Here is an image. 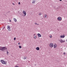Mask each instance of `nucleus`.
<instances>
[{
	"instance_id": "nucleus-1",
	"label": "nucleus",
	"mask_w": 67,
	"mask_h": 67,
	"mask_svg": "<svg viewBox=\"0 0 67 67\" xmlns=\"http://www.w3.org/2000/svg\"><path fill=\"white\" fill-rule=\"evenodd\" d=\"M6 50H7V48L5 47H0V51H2L3 52H4Z\"/></svg>"
},
{
	"instance_id": "nucleus-2",
	"label": "nucleus",
	"mask_w": 67,
	"mask_h": 67,
	"mask_svg": "<svg viewBox=\"0 0 67 67\" xmlns=\"http://www.w3.org/2000/svg\"><path fill=\"white\" fill-rule=\"evenodd\" d=\"M1 62L2 63V64H7V62H4V60H2L1 61Z\"/></svg>"
},
{
	"instance_id": "nucleus-3",
	"label": "nucleus",
	"mask_w": 67,
	"mask_h": 67,
	"mask_svg": "<svg viewBox=\"0 0 67 67\" xmlns=\"http://www.w3.org/2000/svg\"><path fill=\"white\" fill-rule=\"evenodd\" d=\"M57 20L59 21H60L62 20V18L61 17H59L57 18Z\"/></svg>"
},
{
	"instance_id": "nucleus-4",
	"label": "nucleus",
	"mask_w": 67,
	"mask_h": 67,
	"mask_svg": "<svg viewBox=\"0 0 67 67\" xmlns=\"http://www.w3.org/2000/svg\"><path fill=\"white\" fill-rule=\"evenodd\" d=\"M49 46L50 47L52 48L53 47V43H50L49 44Z\"/></svg>"
},
{
	"instance_id": "nucleus-5",
	"label": "nucleus",
	"mask_w": 67,
	"mask_h": 67,
	"mask_svg": "<svg viewBox=\"0 0 67 67\" xmlns=\"http://www.w3.org/2000/svg\"><path fill=\"white\" fill-rule=\"evenodd\" d=\"M23 13L24 14V16H25V15H26V12H25V11H23Z\"/></svg>"
},
{
	"instance_id": "nucleus-6",
	"label": "nucleus",
	"mask_w": 67,
	"mask_h": 67,
	"mask_svg": "<svg viewBox=\"0 0 67 67\" xmlns=\"http://www.w3.org/2000/svg\"><path fill=\"white\" fill-rule=\"evenodd\" d=\"M7 29L9 31H10V27L9 26H7Z\"/></svg>"
},
{
	"instance_id": "nucleus-7",
	"label": "nucleus",
	"mask_w": 67,
	"mask_h": 67,
	"mask_svg": "<svg viewBox=\"0 0 67 67\" xmlns=\"http://www.w3.org/2000/svg\"><path fill=\"white\" fill-rule=\"evenodd\" d=\"M60 43H64V42H65V41L63 40H60Z\"/></svg>"
},
{
	"instance_id": "nucleus-8",
	"label": "nucleus",
	"mask_w": 67,
	"mask_h": 67,
	"mask_svg": "<svg viewBox=\"0 0 67 67\" xmlns=\"http://www.w3.org/2000/svg\"><path fill=\"white\" fill-rule=\"evenodd\" d=\"M60 38H64L65 37V36L64 35L63 36H60Z\"/></svg>"
},
{
	"instance_id": "nucleus-9",
	"label": "nucleus",
	"mask_w": 67,
	"mask_h": 67,
	"mask_svg": "<svg viewBox=\"0 0 67 67\" xmlns=\"http://www.w3.org/2000/svg\"><path fill=\"white\" fill-rule=\"evenodd\" d=\"M54 48H55L56 47H57V46H56V44H55L53 46Z\"/></svg>"
},
{
	"instance_id": "nucleus-10",
	"label": "nucleus",
	"mask_w": 67,
	"mask_h": 67,
	"mask_svg": "<svg viewBox=\"0 0 67 67\" xmlns=\"http://www.w3.org/2000/svg\"><path fill=\"white\" fill-rule=\"evenodd\" d=\"M38 37H41V35L40 34H38Z\"/></svg>"
},
{
	"instance_id": "nucleus-11",
	"label": "nucleus",
	"mask_w": 67,
	"mask_h": 67,
	"mask_svg": "<svg viewBox=\"0 0 67 67\" xmlns=\"http://www.w3.org/2000/svg\"><path fill=\"white\" fill-rule=\"evenodd\" d=\"M36 49L37 50V51H39L40 50V48L38 47H37Z\"/></svg>"
},
{
	"instance_id": "nucleus-12",
	"label": "nucleus",
	"mask_w": 67,
	"mask_h": 67,
	"mask_svg": "<svg viewBox=\"0 0 67 67\" xmlns=\"http://www.w3.org/2000/svg\"><path fill=\"white\" fill-rule=\"evenodd\" d=\"M14 20L15 22H16L17 21V20H16V19L15 18H14Z\"/></svg>"
},
{
	"instance_id": "nucleus-13",
	"label": "nucleus",
	"mask_w": 67,
	"mask_h": 67,
	"mask_svg": "<svg viewBox=\"0 0 67 67\" xmlns=\"http://www.w3.org/2000/svg\"><path fill=\"white\" fill-rule=\"evenodd\" d=\"M47 14H45L44 15L45 18H46V17H47Z\"/></svg>"
},
{
	"instance_id": "nucleus-14",
	"label": "nucleus",
	"mask_w": 67,
	"mask_h": 67,
	"mask_svg": "<svg viewBox=\"0 0 67 67\" xmlns=\"http://www.w3.org/2000/svg\"><path fill=\"white\" fill-rule=\"evenodd\" d=\"M49 37H50V38H52V35H49Z\"/></svg>"
},
{
	"instance_id": "nucleus-15",
	"label": "nucleus",
	"mask_w": 67,
	"mask_h": 67,
	"mask_svg": "<svg viewBox=\"0 0 67 67\" xmlns=\"http://www.w3.org/2000/svg\"><path fill=\"white\" fill-rule=\"evenodd\" d=\"M39 15H42V13H39Z\"/></svg>"
},
{
	"instance_id": "nucleus-16",
	"label": "nucleus",
	"mask_w": 67,
	"mask_h": 67,
	"mask_svg": "<svg viewBox=\"0 0 67 67\" xmlns=\"http://www.w3.org/2000/svg\"><path fill=\"white\" fill-rule=\"evenodd\" d=\"M19 48H22V46H19Z\"/></svg>"
},
{
	"instance_id": "nucleus-17",
	"label": "nucleus",
	"mask_w": 67,
	"mask_h": 67,
	"mask_svg": "<svg viewBox=\"0 0 67 67\" xmlns=\"http://www.w3.org/2000/svg\"><path fill=\"white\" fill-rule=\"evenodd\" d=\"M34 39H36V36L34 37Z\"/></svg>"
},
{
	"instance_id": "nucleus-18",
	"label": "nucleus",
	"mask_w": 67,
	"mask_h": 67,
	"mask_svg": "<svg viewBox=\"0 0 67 67\" xmlns=\"http://www.w3.org/2000/svg\"><path fill=\"white\" fill-rule=\"evenodd\" d=\"M35 1H33V2H32V3H35Z\"/></svg>"
},
{
	"instance_id": "nucleus-19",
	"label": "nucleus",
	"mask_w": 67,
	"mask_h": 67,
	"mask_svg": "<svg viewBox=\"0 0 67 67\" xmlns=\"http://www.w3.org/2000/svg\"><path fill=\"white\" fill-rule=\"evenodd\" d=\"M14 40H16V38L15 37L14 38Z\"/></svg>"
},
{
	"instance_id": "nucleus-20",
	"label": "nucleus",
	"mask_w": 67,
	"mask_h": 67,
	"mask_svg": "<svg viewBox=\"0 0 67 67\" xmlns=\"http://www.w3.org/2000/svg\"><path fill=\"white\" fill-rule=\"evenodd\" d=\"M8 53H9V52H8V51H7V55H8Z\"/></svg>"
},
{
	"instance_id": "nucleus-21",
	"label": "nucleus",
	"mask_w": 67,
	"mask_h": 67,
	"mask_svg": "<svg viewBox=\"0 0 67 67\" xmlns=\"http://www.w3.org/2000/svg\"><path fill=\"white\" fill-rule=\"evenodd\" d=\"M26 59V57H25V58H23V59Z\"/></svg>"
},
{
	"instance_id": "nucleus-22",
	"label": "nucleus",
	"mask_w": 67,
	"mask_h": 67,
	"mask_svg": "<svg viewBox=\"0 0 67 67\" xmlns=\"http://www.w3.org/2000/svg\"><path fill=\"white\" fill-rule=\"evenodd\" d=\"M63 54H64V55H66V54H65V52H64L63 53Z\"/></svg>"
},
{
	"instance_id": "nucleus-23",
	"label": "nucleus",
	"mask_w": 67,
	"mask_h": 67,
	"mask_svg": "<svg viewBox=\"0 0 67 67\" xmlns=\"http://www.w3.org/2000/svg\"><path fill=\"white\" fill-rule=\"evenodd\" d=\"M18 4H20V2H19L18 3Z\"/></svg>"
},
{
	"instance_id": "nucleus-24",
	"label": "nucleus",
	"mask_w": 67,
	"mask_h": 67,
	"mask_svg": "<svg viewBox=\"0 0 67 67\" xmlns=\"http://www.w3.org/2000/svg\"><path fill=\"white\" fill-rule=\"evenodd\" d=\"M18 45H20V43H18Z\"/></svg>"
},
{
	"instance_id": "nucleus-25",
	"label": "nucleus",
	"mask_w": 67,
	"mask_h": 67,
	"mask_svg": "<svg viewBox=\"0 0 67 67\" xmlns=\"http://www.w3.org/2000/svg\"><path fill=\"white\" fill-rule=\"evenodd\" d=\"M35 24H37L36 23H35Z\"/></svg>"
},
{
	"instance_id": "nucleus-26",
	"label": "nucleus",
	"mask_w": 67,
	"mask_h": 67,
	"mask_svg": "<svg viewBox=\"0 0 67 67\" xmlns=\"http://www.w3.org/2000/svg\"><path fill=\"white\" fill-rule=\"evenodd\" d=\"M15 67H19V66H15Z\"/></svg>"
},
{
	"instance_id": "nucleus-27",
	"label": "nucleus",
	"mask_w": 67,
	"mask_h": 67,
	"mask_svg": "<svg viewBox=\"0 0 67 67\" xmlns=\"http://www.w3.org/2000/svg\"><path fill=\"white\" fill-rule=\"evenodd\" d=\"M9 21H10V22H11V20H10Z\"/></svg>"
},
{
	"instance_id": "nucleus-28",
	"label": "nucleus",
	"mask_w": 67,
	"mask_h": 67,
	"mask_svg": "<svg viewBox=\"0 0 67 67\" xmlns=\"http://www.w3.org/2000/svg\"><path fill=\"white\" fill-rule=\"evenodd\" d=\"M13 5H14V3H13Z\"/></svg>"
},
{
	"instance_id": "nucleus-29",
	"label": "nucleus",
	"mask_w": 67,
	"mask_h": 67,
	"mask_svg": "<svg viewBox=\"0 0 67 67\" xmlns=\"http://www.w3.org/2000/svg\"><path fill=\"white\" fill-rule=\"evenodd\" d=\"M37 24V25H39V24Z\"/></svg>"
},
{
	"instance_id": "nucleus-30",
	"label": "nucleus",
	"mask_w": 67,
	"mask_h": 67,
	"mask_svg": "<svg viewBox=\"0 0 67 67\" xmlns=\"http://www.w3.org/2000/svg\"><path fill=\"white\" fill-rule=\"evenodd\" d=\"M60 1H62V0H59Z\"/></svg>"
},
{
	"instance_id": "nucleus-31",
	"label": "nucleus",
	"mask_w": 67,
	"mask_h": 67,
	"mask_svg": "<svg viewBox=\"0 0 67 67\" xmlns=\"http://www.w3.org/2000/svg\"><path fill=\"white\" fill-rule=\"evenodd\" d=\"M2 30H3V28L2 29Z\"/></svg>"
},
{
	"instance_id": "nucleus-32",
	"label": "nucleus",
	"mask_w": 67,
	"mask_h": 67,
	"mask_svg": "<svg viewBox=\"0 0 67 67\" xmlns=\"http://www.w3.org/2000/svg\"><path fill=\"white\" fill-rule=\"evenodd\" d=\"M34 35V36H35V34Z\"/></svg>"
},
{
	"instance_id": "nucleus-33",
	"label": "nucleus",
	"mask_w": 67,
	"mask_h": 67,
	"mask_svg": "<svg viewBox=\"0 0 67 67\" xmlns=\"http://www.w3.org/2000/svg\"><path fill=\"white\" fill-rule=\"evenodd\" d=\"M3 29H4V27L3 28Z\"/></svg>"
},
{
	"instance_id": "nucleus-34",
	"label": "nucleus",
	"mask_w": 67,
	"mask_h": 67,
	"mask_svg": "<svg viewBox=\"0 0 67 67\" xmlns=\"http://www.w3.org/2000/svg\"><path fill=\"white\" fill-rule=\"evenodd\" d=\"M0 30H1V29H0Z\"/></svg>"
}]
</instances>
